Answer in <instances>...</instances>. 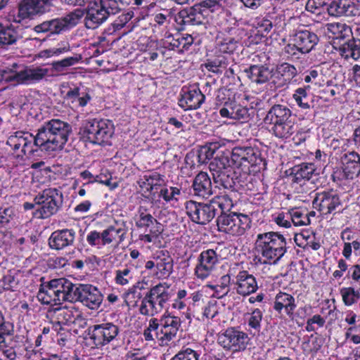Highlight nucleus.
I'll return each mask as SVG.
<instances>
[{
	"instance_id": "obj_1",
	"label": "nucleus",
	"mask_w": 360,
	"mask_h": 360,
	"mask_svg": "<svg viewBox=\"0 0 360 360\" xmlns=\"http://www.w3.org/2000/svg\"><path fill=\"white\" fill-rule=\"evenodd\" d=\"M72 132V127L59 119H52L44 122L35 136L24 131H18L10 135L6 144L11 147L17 158L32 155L38 147L49 153L63 149Z\"/></svg>"
},
{
	"instance_id": "obj_2",
	"label": "nucleus",
	"mask_w": 360,
	"mask_h": 360,
	"mask_svg": "<svg viewBox=\"0 0 360 360\" xmlns=\"http://www.w3.org/2000/svg\"><path fill=\"white\" fill-rule=\"evenodd\" d=\"M255 249L261 264H276L287 252V241L278 232L259 233L257 236Z\"/></svg>"
},
{
	"instance_id": "obj_3",
	"label": "nucleus",
	"mask_w": 360,
	"mask_h": 360,
	"mask_svg": "<svg viewBox=\"0 0 360 360\" xmlns=\"http://www.w3.org/2000/svg\"><path fill=\"white\" fill-rule=\"evenodd\" d=\"M124 4V0H91L85 8V27L91 30L98 28L110 15L120 12Z\"/></svg>"
},
{
	"instance_id": "obj_4",
	"label": "nucleus",
	"mask_w": 360,
	"mask_h": 360,
	"mask_svg": "<svg viewBox=\"0 0 360 360\" xmlns=\"http://www.w3.org/2000/svg\"><path fill=\"white\" fill-rule=\"evenodd\" d=\"M169 299L168 286L166 283H158L143 297L139 311L143 316H154L162 311Z\"/></svg>"
},
{
	"instance_id": "obj_5",
	"label": "nucleus",
	"mask_w": 360,
	"mask_h": 360,
	"mask_svg": "<svg viewBox=\"0 0 360 360\" xmlns=\"http://www.w3.org/2000/svg\"><path fill=\"white\" fill-rule=\"evenodd\" d=\"M231 162L245 174L263 169L265 162L258 148L250 146L234 147L231 152Z\"/></svg>"
},
{
	"instance_id": "obj_6",
	"label": "nucleus",
	"mask_w": 360,
	"mask_h": 360,
	"mask_svg": "<svg viewBox=\"0 0 360 360\" xmlns=\"http://www.w3.org/2000/svg\"><path fill=\"white\" fill-rule=\"evenodd\" d=\"M229 162V159L226 156H217L210 163L209 168L214 182L217 186L232 191L237 190L239 181Z\"/></svg>"
},
{
	"instance_id": "obj_7",
	"label": "nucleus",
	"mask_w": 360,
	"mask_h": 360,
	"mask_svg": "<svg viewBox=\"0 0 360 360\" xmlns=\"http://www.w3.org/2000/svg\"><path fill=\"white\" fill-rule=\"evenodd\" d=\"M71 282L65 278L53 279L41 285L37 297L43 304L57 305L68 301Z\"/></svg>"
},
{
	"instance_id": "obj_8",
	"label": "nucleus",
	"mask_w": 360,
	"mask_h": 360,
	"mask_svg": "<svg viewBox=\"0 0 360 360\" xmlns=\"http://www.w3.org/2000/svg\"><path fill=\"white\" fill-rule=\"evenodd\" d=\"M49 69L40 66H24L18 70L0 69V81L13 82L16 84L30 85L41 81L49 74Z\"/></svg>"
},
{
	"instance_id": "obj_9",
	"label": "nucleus",
	"mask_w": 360,
	"mask_h": 360,
	"mask_svg": "<svg viewBox=\"0 0 360 360\" xmlns=\"http://www.w3.org/2000/svg\"><path fill=\"white\" fill-rule=\"evenodd\" d=\"M34 201L37 205L35 217L46 219L59 210L63 204V194L57 188H49L39 193Z\"/></svg>"
},
{
	"instance_id": "obj_10",
	"label": "nucleus",
	"mask_w": 360,
	"mask_h": 360,
	"mask_svg": "<svg viewBox=\"0 0 360 360\" xmlns=\"http://www.w3.org/2000/svg\"><path fill=\"white\" fill-rule=\"evenodd\" d=\"M251 222L248 215L237 212L222 213L217 219L218 231L232 236L244 235Z\"/></svg>"
},
{
	"instance_id": "obj_11",
	"label": "nucleus",
	"mask_w": 360,
	"mask_h": 360,
	"mask_svg": "<svg viewBox=\"0 0 360 360\" xmlns=\"http://www.w3.org/2000/svg\"><path fill=\"white\" fill-rule=\"evenodd\" d=\"M53 0H21L17 5V11L13 15V21L22 23L34 19L51 10Z\"/></svg>"
},
{
	"instance_id": "obj_12",
	"label": "nucleus",
	"mask_w": 360,
	"mask_h": 360,
	"mask_svg": "<svg viewBox=\"0 0 360 360\" xmlns=\"http://www.w3.org/2000/svg\"><path fill=\"white\" fill-rule=\"evenodd\" d=\"M68 301L79 302L91 309H97L103 302V295L92 285L73 284L71 282Z\"/></svg>"
},
{
	"instance_id": "obj_13",
	"label": "nucleus",
	"mask_w": 360,
	"mask_h": 360,
	"mask_svg": "<svg viewBox=\"0 0 360 360\" xmlns=\"http://www.w3.org/2000/svg\"><path fill=\"white\" fill-rule=\"evenodd\" d=\"M84 136L94 144H103L107 143L112 137L114 130L113 124L106 120H86L82 127Z\"/></svg>"
},
{
	"instance_id": "obj_14",
	"label": "nucleus",
	"mask_w": 360,
	"mask_h": 360,
	"mask_svg": "<svg viewBox=\"0 0 360 360\" xmlns=\"http://www.w3.org/2000/svg\"><path fill=\"white\" fill-rule=\"evenodd\" d=\"M217 342L226 351L235 354L245 351L250 345V338L246 333L229 328L219 335Z\"/></svg>"
},
{
	"instance_id": "obj_15",
	"label": "nucleus",
	"mask_w": 360,
	"mask_h": 360,
	"mask_svg": "<svg viewBox=\"0 0 360 360\" xmlns=\"http://www.w3.org/2000/svg\"><path fill=\"white\" fill-rule=\"evenodd\" d=\"M119 332V327L112 323H104L88 328L89 339L92 345L98 348L115 340Z\"/></svg>"
},
{
	"instance_id": "obj_16",
	"label": "nucleus",
	"mask_w": 360,
	"mask_h": 360,
	"mask_svg": "<svg viewBox=\"0 0 360 360\" xmlns=\"http://www.w3.org/2000/svg\"><path fill=\"white\" fill-rule=\"evenodd\" d=\"M185 209L191 221L199 224L209 223L217 214V209L211 202L201 203L189 200L185 203Z\"/></svg>"
},
{
	"instance_id": "obj_17",
	"label": "nucleus",
	"mask_w": 360,
	"mask_h": 360,
	"mask_svg": "<svg viewBox=\"0 0 360 360\" xmlns=\"http://www.w3.org/2000/svg\"><path fill=\"white\" fill-rule=\"evenodd\" d=\"M313 207L323 215L335 214L342 207L340 195L335 191L318 193L313 200Z\"/></svg>"
},
{
	"instance_id": "obj_18",
	"label": "nucleus",
	"mask_w": 360,
	"mask_h": 360,
	"mask_svg": "<svg viewBox=\"0 0 360 360\" xmlns=\"http://www.w3.org/2000/svg\"><path fill=\"white\" fill-rule=\"evenodd\" d=\"M181 325V321L179 316L165 312L160 318V333H156L160 338L161 345H167L176 338Z\"/></svg>"
},
{
	"instance_id": "obj_19",
	"label": "nucleus",
	"mask_w": 360,
	"mask_h": 360,
	"mask_svg": "<svg viewBox=\"0 0 360 360\" xmlns=\"http://www.w3.org/2000/svg\"><path fill=\"white\" fill-rule=\"evenodd\" d=\"M219 261V255L213 249L203 250L198 258L195 275L198 279L205 280L214 270Z\"/></svg>"
},
{
	"instance_id": "obj_20",
	"label": "nucleus",
	"mask_w": 360,
	"mask_h": 360,
	"mask_svg": "<svg viewBox=\"0 0 360 360\" xmlns=\"http://www.w3.org/2000/svg\"><path fill=\"white\" fill-rule=\"evenodd\" d=\"M291 41L299 49V53H309L317 45L319 39L317 34L305 28H299L292 34Z\"/></svg>"
},
{
	"instance_id": "obj_21",
	"label": "nucleus",
	"mask_w": 360,
	"mask_h": 360,
	"mask_svg": "<svg viewBox=\"0 0 360 360\" xmlns=\"http://www.w3.org/2000/svg\"><path fill=\"white\" fill-rule=\"evenodd\" d=\"M55 330L62 325L74 323L79 316V311L73 306L53 308L48 311Z\"/></svg>"
},
{
	"instance_id": "obj_22",
	"label": "nucleus",
	"mask_w": 360,
	"mask_h": 360,
	"mask_svg": "<svg viewBox=\"0 0 360 360\" xmlns=\"http://www.w3.org/2000/svg\"><path fill=\"white\" fill-rule=\"evenodd\" d=\"M76 232L72 229H64L53 231L49 238L51 249L63 250L75 243Z\"/></svg>"
},
{
	"instance_id": "obj_23",
	"label": "nucleus",
	"mask_w": 360,
	"mask_h": 360,
	"mask_svg": "<svg viewBox=\"0 0 360 360\" xmlns=\"http://www.w3.org/2000/svg\"><path fill=\"white\" fill-rule=\"evenodd\" d=\"M233 289L242 296L249 295L258 289L255 277L247 271H240L233 281Z\"/></svg>"
},
{
	"instance_id": "obj_24",
	"label": "nucleus",
	"mask_w": 360,
	"mask_h": 360,
	"mask_svg": "<svg viewBox=\"0 0 360 360\" xmlns=\"http://www.w3.org/2000/svg\"><path fill=\"white\" fill-rule=\"evenodd\" d=\"M328 13L333 17H352L359 11L354 0H334L328 5Z\"/></svg>"
},
{
	"instance_id": "obj_25",
	"label": "nucleus",
	"mask_w": 360,
	"mask_h": 360,
	"mask_svg": "<svg viewBox=\"0 0 360 360\" xmlns=\"http://www.w3.org/2000/svg\"><path fill=\"white\" fill-rule=\"evenodd\" d=\"M205 98V95L202 94L199 88L183 89L179 105L185 110H195L200 107Z\"/></svg>"
},
{
	"instance_id": "obj_26",
	"label": "nucleus",
	"mask_w": 360,
	"mask_h": 360,
	"mask_svg": "<svg viewBox=\"0 0 360 360\" xmlns=\"http://www.w3.org/2000/svg\"><path fill=\"white\" fill-rule=\"evenodd\" d=\"M342 176L340 179H352L360 172V156L354 152L345 153L341 157Z\"/></svg>"
},
{
	"instance_id": "obj_27",
	"label": "nucleus",
	"mask_w": 360,
	"mask_h": 360,
	"mask_svg": "<svg viewBox=\"0 0 360 360\" xmlns=\"http://www.w3.org/2000/svg\"><path fill=\"white\" fill-rule=\"evenodd\" d=\"M127 231L124 223H116L109 226L101 232V244L106 245L117 242V244L119 245L124 240Z\"/></svg>"
},
{
	"instance_id": "obj_28",
	"label": "nucleus",
	"mask_w": 360,
	"mask_h": 360,
	"mask_svg": "<svg viewBox=\"0 0 360 360\" xmlns=\"http://www.w3.org/2000/svg\"><path fill=\"white\" fill-rule=\"evenodd\" d=\"M206 10L202 9L196 4L188 8L183 9L179 13V18L184 25H198L204 22Z\"/></svg>"
},
{
	"instance_id": "obj_29",
	"label": "nucleus",
	"mask_w": 360,
	"mask_h": 360,
	"mask_svg": "<svg viewBox=\"0 0 360 360\" xmlns=\"http://www.w3.org/2000/svg\"><path fill=\"white\" fill-rule=\"evenodd\" d=\"M297 307L295 297L286 292H278L274 302V309L279 314L284 310L285 314L290 319L293 318L294 311Z\"/></svg>"
},
{
	"instance_id": "obj_30",
	"label": "nucleus",
	"mask_w": 360,
	"mask_h": 360,
	"mask_svg": "<svg viewBox=\"0 0 360 360\" xmlns=\"http://www.w3.org/2000/svg\"><path fill=\"white\" fill-rule=\"evenodd\" d=\"M157 268L155 274L158 278H167L173 272L174 260L167 251L156 253Z\"/></svg>"
},
{
	"instance_id": "obj_31",
	"label": "nucleus",
	"mask_w": 360,
	"mask_h": 360,
	"mask_svg": "<svg viewBox=\"0 0 360 360\" xmlns=\"http://www.w3.org/2000/svg\"><path fill=\"white\" fill-rule=\"evenodd\" d=\"M91 99L87 89L80 87L70 88L64 96L65 101L72 105V108L84 107Z\"/></svg>"
},
{
	"instance_id": "obj_32",
	"label": "nucleus",
	"mask_w": 360,
	"mask_h": 360,
	"mask_svg": "<svg viewBox=\"0 0 360 360\" xmlns=\"http://www.w3.org/2000/svg\"><path fill=\"white\" fill-rule=\"evenodd\" d=\"M192 187L194 194L202 198H207L213 193L212 182L206 172H201L195 176Z\"/></svg>"
},
{
	"instance_id": "obj_33",
	"label": "nucleus",
	"mask_w": 360,
	"mask_h": 360,
	"mask_svg": "<svg viewBox=\"0 0 360 360\" xmlns=\"http://www.w3.org/2000/svg\"><path fill=\"white\" fill-rule=\"evenodd\" d=\"M32 30L37 34H46L48 35L59 34L63 31H65L63 24L60 18L45 20L35 25Z\"/></svg>"
},
{
	"instance_id": "obj_34",
	"label": "nucleus",
	"mask_w": 360,
	"mask_h": 360,
	"mask_svg": "<svg viewBox=\"0 0 360 360\" xmlns=\"http://www.w3.org/2000/svg\"><path fill=\"white\" fill-rule=\"evenodd\" d=\"M339 54L345 59L354 60L360 58V39L352 37L344 41L337 49Z\"/></svg>"
},
{
	"instance_id": "obj_35",
	"label": "nucleus",
	"mask_w": 360,
	"mask_h": 360,
	"mask_svg": "<svg viewBox=\"0 0 360 360\" xmlns=\"http://www.w3.org/2000/svg\"><path fill=\"white\" fill-rule=\"evenodd\" d=\"M245 72L249 79L256 84H264L274 78L272 70L265 65H251Z\"/></svg>"
},
{
	"instance_id": "obj_36",
	"label": "nucleus",
	"mask_w": 360,
	"mask_h": 360,
	"mask_svg": "<svg viewBox=\"0 0 360 360\" xmlns=\"http://www.w3.org/2000/svg\"><path fill=\"white\" fill-rule=\"evenodd\" d=\"M297 74V68L288 63H283L276 67L274 78L278 79L277 86L281 87L289 83Z\"/></svg>"
},
{
	"instance_id": "obj_37",
	"label": "nucleus",
	"mask_w": 360,
	"mask_h": 360,
	"mask_svg": "<svg viewBox=\"0 0 360 360\" xmlns=\"http://www.w3.org/2000/svg\"><path fill=\"white\" fill-rule=\"evenodd\" d=\"M219 114L223 117L238 120L249 117L248 109L236 103L226 104L225 107L220 109Z\"/></svg>"
},
{
	"instance_id": "obj_38",
	"label": "nucleus",
	"mask_w": 360,
	"mask_h": 360,
	"mask_svg": "<svg viewBox=\"0 0 360 360\" xmlns=\"http://www.w3.org/2000/svg\"><path fill=\"white\" fill-rule=\"evenodd\" d=\"M316 171L313 163H302L292 168V181L301 184L302 181L309 180Z\"/></svg>"
},
{
	"instance_id": "obj_39",
	"label": "nucleus",
	"mask_w": 360,
	"mask_h": 360,
	"mask_svg": "<svg viewBox=\"0 0 360 360\" xmlns=\"http://www.w3.org/2000/svg\"><path fill=\"white\" fill-rule=\"evenodd\" d=\"M286 117H292L291 110L285 105L276 104L269 110L264 120L265 124H269Z\"/></svg>"
},
{
	"instance_id": "obj_40",
	"label": "nucleus",
	"mask_w": 360,
	"mask_h": 360,
	"mask_svg": "<svg viewBox=\"0 0 360 360\" xmlns=\"http://www.w3.org/2000/svg\"><path fill=\"white\" fill-rule=\"evenodd\" d=\"M142 289H144V286L143 285V283L138 282L136 285H134L132 287L129 288L127 291H126L124 294V299L126 304L130 307H134L138 306L139 302L142 300V295L140 291Z\"/></svg>"
},
{
	"instance_id": "obj_41",
	"label": "nucleus",
	"mask_w": 360,
	"mask_h": 360,
	"mask_svg": "<svg viewBox=\"0 0 360 360\" xmlns=\"http://www.w3.org/2000/svg\"><path fill=\"white\" fill-rule=\"evenodd\" d=\"M163 182L162 176L156 172L145 174L139 181L140 186L145 188L148 191L158 189Z\"/></svg>"
},
{
	"instance_id": "obj_42",
	"label": "nucleus",
	"mask_w": 360,
	"mask_h": 360,
	"mask_svg": "<svg viewBox=\"0 0 360 360\" xmlns=\"http://www.w3.org/2000/svg\"><path fill=\"white\" fill-rule=\"evenodd\" d=\"M328 30L333 34V38L336 40L344 41L352 35L351 27L344 23L328 24Z\"/></svg>"
},
{
	"instance_id": "obj_43",
	"label": "nucleus",
	"mask_w": 360,
	"mask_h": 360,
	"mask_svg": "<svg viewBox=\"0 0 360 360\" xmlns=\"http://www.w3.org/2000/svg\"><path fill=\"white\" fill-rule=\"evenodd\" d=\"M20 35L17 30L12 26H0V46L15 44Z\"/></svg>"
},
{
	"instance_id": "obj_44",
	"label": "nucleus",
	"mask_w": 360,
	"mask_h": 360,
	"mask_svg": "<svg viewBox=\"0 0 360 360\" xmlns=\"http://www.w3.org/2000/svg\"><path fill=\"white\" fill-rule=\"evenodd\" d=\"M139 214V219L136 222L137 227L149 229V230L161 229V224L150 214L147 213L145 209L141 207Z\"/></svg>"
},
{
	"instance_id": "obj_45",
	"label": "nucleus",
	"mask_w": 360,
	"mask_h": 360,
	"mask_svg": "<svg viewBox=\"0 0 360 360\" xmlns=\"http://www.w3.org/2000/svg\"><path fill=\"white\" fill-rule=\"evenodd\" d=\"M85 15V9L77 8L60 18L65 30L77 25Z\"/></svg>"
},
{
	"instance_id": "obj_46",
	"label": "nucleus",
	"mask_w": 360,
	"mask_h": 360,
	"mask_svg": "<svg viewBox=\"0 0 360 360\" xmlns=\"http://www.w3.org/2000/svg\"><path fill=\"white\" fill-rule=\"evenodd\" d=\"M296 131L294 122L291 120L278 127H271V133L279 139H288Z\"/></svg>"
},
{
	"instance_id": "obj_47",
	"label": "nucleus",
	"mask_w": 360,
	"mask_h": 360,
	"mask_svg": "<svg viewBox=\"0 0 360 360\" xmlns=\"http://www.w3.org/2000/svg\"><path fill=\"white\" fill-rule=\"evenodd\" d=\"M232 191L230 194H221L213 198L210 202L215 207L218 206L221 210V213H227L229 212L232 207H233V200L231 197Z\"/></svg>"
},
{
	"instance_id": "obj_48",
	"label": "nucleus",
	"mask_w": 360,
	"mask_h": 360,
	"mask_svg": "<svg viewBox=\"0 0 360 360\" xmlns=\"http://www.w3.org/2000/svg\"><path fill=\"white\" fill-rule=\"evenodd\" d=\"M342 301L347 306L356 303L360 298V288L345 287L340 289Z\"/></svg>"
},
{
	"instance_id": "obj_49",
	"label": "nucleus",
	"mask_w": 360,
	"mask_h": 360,
	"mask_svg": "<svg viewBox=\"0 0 360 360\" xmlns=\"http://www.w3.org/2000/svg\"><path fill=\"white\" fill-rule=\"evenodd\" d=\"M310 86L300 87L295 91L292 98L295 99L296 103L302 109L307 110L311 107V102L309 95L307 92Z\"/></svg>"
},
{
	"instance_id": "obj_50",
	"label": "nucleus",
	"mask_w": 360,
	"mask_h": 360,
	"mask_svg": "<svg viewBox=\"0 0 360 360\" xmlns=\"http://www.w3.org/2000/svg\"><path fill=\"white\" fill-rule=\"evenodd\" d=\"M245 317L249 328L256 331L260 330L263 312L259 309L257 308L250 313H246Z\"/></svg>"
},
{
	"instance_id": "obj_51",
	"label": "nucleus",
	"mask_w": 360,
	"mask_h": 360,
	"mask_svg": "<svg viewBox=\"0 0 360 360\" xmlns=\"http://www.w3.org/2000/svg\"><path fill=\"white\" fill-rule=\"evenodd\" d=\"M160 319L158 320L155 318L151 319L149 321L148 326L143 332L145 340L147 341L153 340L157 339L160 342V338L158 337L156 333H160Z\"/></svg>"
},
{
	"instance_id": "obj_52",
	"label": "nucleus",
	"mask_w": 360,
	"mask_h": 360,
	"mask_svg": "<svg viewBox=\"0 0 360 360\" xmlns=\"http://www.w3.org/2000/svg\"><path fill=\"white\" fill-rule=\"evenodd\" d=\"M133 280L132 269L125 266L115 271V282L120 285H127Z\"/></svg>"
},
{
	"instance_id": "obj_53",
	"label": "nucleus",
	"mask_w": 360,
	"mask_h": 360,
	"mask_svg": "<svg viewBox=\"0 0 360 360\" xmlns=\"http://www.w3.org/2000/svg\"><path fill=\"white\" fill-rule=\"evenodd\" d=\"M219 145L217 143H211L209 146H205L198 150V162L205 164L213 158V155Z\"/></svg>"
},
{
	"instance_id": "obj_54",
	"label": "nucleus",
	"mask_w": 360,
	"mask_h": 360,
	"mask_svg": "<svg viewBox=\"0 0 360 360\" xmlns=\"http://www.w3.org/2000/svg\"><path fill=\"white\" fill-rule=\"evenodd\" d=\"M291 222L296 226H302L310 224L308 212L299 210H292L290 212Z\"/></svg>"
},
{
	"instance_id": "obj_55",
	"label": "nucleus",
	"mask_w": 360,
	"mask_h": 360,
	"mask_svg": "<svg viewBox=\"0 0 360 360\" xmlns=\"http://www.w3.org/2000/svg\"><path fill=\"white\" fill-rule=\"evenodd\" d=\"M181 195V188L174 186H164L160 188L159 197L162 198L166 202L172 200H178V197Z\"/></svg>"
},
{
	"instance_id": "obj_56",
	"label": "nucleus",
	"mask_w": 360,
	"mask_h": 360,
	"mask_svg": "<svg viewBox=\"0 0 360 360\" xmlns=\"http://www.w3.org/2000/svg\"><path fill=\"white\" fill-rule=\"evenodd\" d=\"M81 60L80 56H75L68 57L63 60L53 62L51 63L52 68L57 72H62L66 68L72 66L77 63Z\"/></svg>"
},
{
	"instance_id": "obj_57",
	"label": "nucleus",
	"mask_w": 360,
	"mask_h": 360,
	"mask_svg": "<svg viewBox=\"0 0 360 360\" xmlns=\"http://www.w3.org/2000/svg\"><path fill=\"white\" fill-rule=\"evenodd\" d=\"M205 66L207 70L214 73H221L227 67V63L224 57H219L212 60H208Z\"/></svg>"
},
{
	"instance_id": "obj_58",
	"label": "nucleus",
	"mask_w": 360,
	"mask_h": 360,
	"mask_svg": "<svg viewBox=\"0 0 360 360\" xmlns=\"http://www.w3.org/2000/svg\"><path fill=\"white\" fill-rule=\"evenodd\" d=\"M239 39L237 37H226L219 44V49L224 53H231L237 48Z\"/></svg>"
},
{
	"instance_id": "obj_59",
	"label": "nucleus",
	"mask_w": 360,
	"mask_h": 360,
	"mask_svg": "<svg viewBox=\"0 0 360 360\" xmlns=\"http://www.w3.org/2000/svg\"><path fill=\"white\" fill-rule=\"evenodd\" d=\"M15 217V211L12 207H0V226H6Z\"/></svg>"
},
{
	"instance_id": "obj_60",
	"label": "nucleus",
	"mask_w": 360,
	"mask_h": 360,
	"mask_svg": "<svg viewBox=\"0 0 360 360\" xmlns=\"http://www.w3.org/2000/svg\"><path fill=\"white\" fill-rule=\"evenodd\" d=\"M352 248L356 254L360 251V242L358 240V238H356L352 242L344 243L342 254L346 259H350Z\"/></svg>"
},
{
	"instance_id": "obj_61",
	"label": "nucleus",
	"mask_w": 360,
	"mask_h": 360,
	"mask_svg": "<svg viewBox=\"0 0 360 360\" xmlns=\"http://www.w3.org/2000/svg\"><path fill=\"white\" fill-rule=\"evenodd\" d=\"M98 182L108 186L110 189H114L117 187L118 184L117 182H112V176L110 173L100 174L99 175L95 176L93 180L89 181L87 184Z\"/></svg>"
},
{
	"instance_id": "obj_62",
	"label": "nucleus",
	"mask_w": 360,
	"mask_h": 360,
	"mask_svg": "<svg viewBox=\"0 0 360 360\" xmlns=\"http://www.w3.org/2000/svg\"><path fill=\"white\" fill-rule=\"evenodd\" d=\"M198 354L191 348L179 351L171 360H198Z\"/></svg>"
},
{
	"instance_id": "obj_63",
	"label": "nucleus",
	"mask_w": 360,
	"mask_h": 360,
	"mask_svg": "<svg viewBox=\"0 0 360 360\" xmlns=\"http://www.w3.org/2000/svg\"><path fill=\"white\" fill-rule=\"evenodd\" d=\"M347 277L352 279V284L360 288V264L352 265L348 270Z\"/></svg>"
},
{
	"instance_id": "obj_64",
	"label": "nucleus",
	"mask_w": 360,
	"mask_h": 360,
	"mask_svg": "<svg viewBox=\"0 0 360 360\" xmlns=\"http://www.w3.org/2000/svg\"><path fill=\"white\" fill-rule=\"evenodd\" d=\"M218 314L216 302H209L203 310V316L208 319H214Z\"/></svg>"
}]
</instances>
